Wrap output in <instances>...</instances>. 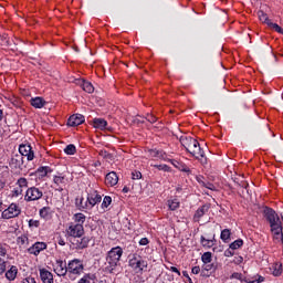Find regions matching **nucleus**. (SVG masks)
<instances>
[{
    "mask_svg": "<svg viewBox=\"0 0 283 283\" xmlns=\"http://www.w3.org/2000/svg\"><path fill=\"white\" fill-rule=\"evenodd\" d=\"M209 275H210L209 272H207V271L203 270V269L201 270V276H202V277H209Z\"/></svg>",
    "mask_w": 283,
    "mask_h": 283,
    "instance_id": "60",
    "label": "nucleus"
},
{
    "mask_svg": "<svg viewBox=\"0 0 283 283\" xmlns=\"http://www.w3.org/2000/svg\"><path fill=\"white\" fill-rule=\"evenodd\" d=\"M263 213L268 222L270 223L271 232L273 233L274 240L280 242V240H282V231H283L282 220H280V217L277 216L275 210L269 207L264 208Z\"/></svg>",
    "mask_w": 283,
    "mask_h": 283,
    "instance_id": "1",
    "label": "nucleus"
},
{
    "mask_svg": "<svg viewBox=\"0 0 283 283\" xmlns=\"http://www.w3.org/2000/svg\"><path fill=\"white\" fill-rule=\"evenodd\" d=\"M83 123H85V116L81 114L72 115L67 120L69 127H78V125H83Z\"/></svg>",
    "mask_w": 283,
    "mask_h": 283,
    "instance_id": "11",
    "label": "nucleus"
},
{
    "mask_svg": "<svg viewBox=\"0 0 283 283\" xmlns=\"http://www.w3.org/2000/svg\"><path fill=\"white\" fill-rule=\"evenodd\" d=\"M240 277H242V274H240V273H238V272H234V273H232V275H231V279H232V280H240Z\"/></svg>",
    "mask_w": 283,
    "mask_h": 283,
    "instance_id": "53",
    "label": "nucleus"
},
{
    "mask_svg": "<svg viewBox=\"0 0 283 283\" xmlns=\"http://www.w3.org/2000/svg\"><path fill=\"white\" fill-rule=\"evenodd\" d=\"M170 271H172V273H177L178 275H180V271L176 266H171Z\"/></svg>",
    "mask_w": 283,
    "mask_h": 283,
    "instance_id": "59",
    "label": "nucleus"
},
{
    "mask_svg": "<svg viewBox=\"0 0 283 283\" xmlns=\"http://www.w3.org/2000/svg\"><path fill=\"white\" fill-rule=\"evenodd\" d=\"M3 273H6V263H2V265H0V275H3Z\"/></svg>",
    "mask_w": 283,
    "mask_h": 283,
    "instance_id": "56",
    "label": "nucleus"
},
{
    "mask_svg": "<svg viewBox=\"0 0 283 283\" xmlns=\"http://www.w3.org/2000/svg\"><path fill=\"white\" fill-rule=\"evenodd\" d=\"M188 153L191 154V156H193L195 158H197V160H201L202 164L207 163V159L202 160V158H205V150H202V148L200 147V143H198V140H196L195 144H192Z\"/></svg>",
    "mask_w": 283,
    "mask_h": 283,
    "instance_id": "8",
    "label": "nucleus"
},
{
    "mask_svg": "<svg viewBox=\"0 0 283 283\" xmlns=\"http://www.w3.org/2000/svg\"><path fill=\"white\" fill-rule=\"evenodd\" d=\"M101 200H103V198L96 191L91 192L87 196V202H88V205H91V207H94L95 205H98V202H101Z\"/></svg>",
    "mask_w": 283,
    "mask_h": 283,
    "instance_id": "14",
    "label": "nucleus"
},
{
    "mask_svg": "<svg viewBox=\"0 0 283 283\" xmlns=\"http://www.w3.org/2000/svg\"><path fill=\"white\" fill-rule=\"evenodd\" d=\"M197 139H193L191 137H187V136H181L180 137V143L182 145V147H185V149L187 151H189L190 147L193 146V144L196 143Z\"/></svg>",
    "mask_w": 283,
    "mask_h": 283,
    "instance_id": "15",
    "label": "nucleus"
},
{
    "mask_svg": "<svg viewBox=\"0 0 283 283\" xmlns=\"http://www.w3.org/2000/svg\"><path fill=\"white\" fill-rule=\"evenodd\" d=\"M220 238L222 242H229L231 240V230L229 229L222 230Z\"/></svg>",
    "mask_w": 283,
    "mask_h": 283,
    "instance_id": "27",
    "label": "nucleus"
},
{
    "mask_svg": "<svg viewBox=\"0 0 283 283\" xmlns=\"http://www.w3.org/2000/svg\"><path fill=\"white\" fill-rule=\"evenodd\" d=\"M191 272L193 273V275H198V273H200V266H193Z\"/></svg>",
    "mask_w": 283,
    "mask_h": 283,
    "instance_id": "54",
    "label": "nucleus"
},
{
    "mask_svg": "<svg viewBox=\"0 0 283 283\" xmlns=\"http://www.w3.org/2000/svg\"><path fill=\"white\" fill-rule=\"evenodd\" d=\"M243 258L242 256H238L235 260H234V264H242L243 262Z\"/></svg>",
    "mask_w": 283,
    "mask_h": 283,
    "instance_id": "55",
    "label": "nucleus"
},
{
    "mask_svg": "<svg viewBox=\"0 0 283 283\" xmlns=\"http://www.w3.org/2000/svg\"><path fill=\"white\" fill-rule=\"evenodd\" d=\"M52 171V169H50V167L45 166V167H40L38 169V174H40V176L45 177L48 176V174H50Z\"/></svg>",
    "mask_w": 283,
    "mask_h": 283,
    "instance_id": "35",
    "label": "nucleus"
},
{
    "mask_svg": "<svg viewBox=\"0 0 283 283\" xmlns=\"http://www.w3.org/2000/svg\"><path fill=\"white\" fill-rule=\"evenodd\" d=\"M224 255L226 258H231L233 256V252H231V250H226Z\"/></svg>",
    "mask_w": 283,
    "mask_h": 283,
    "instance_id": "57",
    "label": "nucleus"
},
{
    "mask_svg": "<svg viewBox=\"0 0 283 283\" xmlns=\"http://www.w3.org/2000/svg\"><path fill=\"white\" fill-rule=\"evenodd\" d=\"M1 216L4 220L18 218V216H21V208H19L17 203H11L2 211Z\"/></svg>",
    "mask_w": 283,
    "mask_h": 283,
    "instance_id": "4",
    "label": "nucleus"
},
{
    "mask_svg": "<svg viewBox=\"0 0 283 283\" xmlns=\"http://www.w3.org/2000/svg\"><path fill=\"white\" fill-rule=\"evenodd\" d=\"M269 28L279 32V34H283V29L277 23L269 22Z\"/></svg>",
    "mask_w": 283,
    "mask_h": 283,
    "instance_id": "38",
    "label": "nucleus"
},
{
    "mask_svg": "<svg viewBox=\"0 0 283 283\" xmlns=\"http://www.w3.org/2000/svg\"><path fill=\"white\" fill-rule=\"evenodd\" d=\"M149 154H150L151 158H157L158 154H160L161 159H165V156H166L165 151L156 150V149H150Z\"/></svg>",
    "mask_w": 283,
    "mask_h": 283,
    "instance_id": "36",
    "label": "nucleus"
},
{
    "mask_svg": "<svg viewBox=\"0 0 283 283\" xmlns=\"http://www.w3.org/2000/svg\"><path fill=\"white\" fill-rule=\"evenodd\" d=\"M81 87L84 90V92H87V94H92L94 92V85L92 83L86 82L84 80L81 81Z\"/></svg>",
    "mask_w": 283,
    "mask_h": 283,
    "instance_id": "23",
    "label": "nucleus"
},
{
    "mask_svg": "<svg viewBox=\"0 0 283 283\" xmlns=\"http://www.w3.org/2000/svg\"><path fill=\"white\" fill-rule=\"evenodd\" d=\"M22 283H36V281L34 280V277L29 276V277L24 279V280L22 281Z\"/></svg>",
    "mask_w": 283,
    "mask_h": 283,
    "instance_id": "52",
    "label": "nucleus"
},
{
    "mask_svg": "<svg viewBox=\"0 0 283 283\" xmlns=\"http://www.w3.org/2000/svg\"><path fill=\"white\" fill-rule=\"evenodd\" d=\"M241 187H243V189H247V187H249L248 182H241Z\"/></svg>",
    "mask_w": 283,
    "mask_h": 283,
    "instance_id": "62",
    "label": "nucleus"
},
{
    "mask_svg": "<svg viewBox=\"0 0 283 283\" xmlns=\"http://www.w3.org/2000/svg\"><path fill=\"white\" fill-rule=\"evenodd\" d=\"M17 185H19L20 189H23L24 187H28V179L22 177V178L18 179Z\"/></svg>",
    "mask_w": 283,
    "mask_h": 283,
    "instance_id": "43",
    "label": "nucleus"
},
{
    "mask_svg": "<svg viewBox=\"0 0 283 283\" xmlns=\"http://www.w3.org/2000/svg\"><path fill=\"white\" fill-rule=\"evenodd\" d=\"M128 265L134 271V273H139L140 275H143V272L147 271L149 263L147 262V260L143 259V256L138 254H133V256L128 261Z\"/></svg>",
    "mask_w": 283,
    "mask_h": 283,
    "instance_id": "3",
    "label": "nucleus"
},
{
    "mask_svg": "<svg viewBox=\"0 0 283 283\" xmlns=\"http://www.w3.org/2000/svg\"><path fill=\"white\" fill-rule=\"evenodd\" d=\"M201 244L202 247H213V240L206 239L205 237H201Z\"/></svg>",
    "mask_w": 283,
    "mask_h": 283,
    "instance_id": "40",
    "label": "nucleus"
},
{
    "mask_svg": "<svg viewBox=\"0 0 283 283\" xmlns=\"http://www.w3.org/2000/svg\"><path fill=\"white\" fill-rule=\"evenodd\" d=\"M274 158L277 163H283V148L275 151Z\"/></svg>",
    "mask_w": 283,
    "mask_h": 283,
    "instance_id": "39",
    "label": "nucleus"
},
{
    "mask_svg": "<svg viewBox=\"0 0 283 283\" xmlns=\"http://www.w3.org/2000/svg\"><path fill=\"white\" fill-rule=\"evenodd\" d=\"M17 273H19V269L12 265L10 270L6 273L7 280H10V282H12L13 280H17Z\"/></svg>",
    "mask_w": 283,
    "mask_h": 283,
    "instance_id": "20",
    "label": "nucleus"
},
{
    "mask_svg": "<svg viewBox=\"0 0 283 283\" xmlns=\"http://www.w3.org/2000/svg\"><path fill=\"white\" fill-rule=\"evenodd\" d=\"M242 244H244V241H242V239L235 240L230 244V249H232V251H235L237 249H240Z\"/></svg>",
    "mask_w": 283,
    "mask_h": 283,
    "instance_id": "34",
    "label": "nucleus"
},
{
    "mask_svg": "<svg viewBox=\"0 0 283 283\" xmlns=\"http://www.w3.org/2000/svg\"><path fill=\"white\" fill-rule=\"evenodd\" d=\"M105 185L107 187H115V185H118V175H116L115 171H111L105 177Z\"/></svg>",
    "mask_w": 283,
    "mask_h": 283,
    "instance_id": "12",
    "label": "nucleus"
},
{
    "mask_svg": "<svg viewBox=\"0 0 283 283\" xmlns=\"http://www.w3.org/2000/svg\"><path fill=\"white\" fill-rule=\"evenodd\" d=\"M66 234L70 238H83L85 235V228L81 223H71V227L66 229Z\"/></svg>",
    "mask_w": 283,
    "mask_h": 283,
    "instance_id": "5",
    "label": "nucleus"
},
{
    "mask_svg": "<svg viewBox=\"0 0 283 283\" xmlns=\"http://www.w3.org/2000/svg\"><path fill=\"white\" fill-rule=\"evenodd\" d=\"M171 164L174 165V167H176V169H179V171H185L186 174H189V171H191L189 167H187L184 164H180L179 161L171 160Z\"/></svg>",
    "mask_w": 283,
    "mask_h": 283,
    "instance_id": "24",
    "label": "nucleus"
},
{
    "mask_svg": "<svg viewBox=\"0 0 283 283\" xmlns=\"http://www.w3.org/2000/svg\"><path fill=\"white\" fill-rule=\"evenodd\" d=\"M132 178L133 180H140V178H143V174L138 170H135L132 172Z\"/></svg>",
    "mask_w": 283,
    "mask_h": 283,
    "instance_id": "44",
    "label": "nucleus"
},
{
    "mask_svg": "<svg viewBox=\"0 0 283 283\" xmlns=\"http://www.w3.org/2000/svg\"><path fill=\"white\" fill-rule=\"evenodd\" d=\"M84 269H85V266L83 265V262H81V260H78V259H74V260L70 261L67 264V271L72 275H81V273Z\"/></svg>",
    "mask_w": 283,
    "mask_h": 283,
    "instance_id": "7",
    "label": "nucleus"
},
{
    "mask_svg": "<svg viewBox=\"0 0 283 283\" xmlns=\"http://www.w3.org/2000/svg\"><path fill=\"white\" fill-rule=\"evenodd\" d=\"M93 126L95 127V129H105V127H107V120L103 118H95L93 120Z\"/></svg>",
    "mask_w": 283,
    "mask_h": 283,
    "instance_id": "21",
    "label": "nucleus"
},
{
    "mask_svg": "<svg viewBox=\"0 0 283 283\" xmlns=\"http://www.w3.org/2000/svg\"><path fill=\"white\" fill-rule=\"evenodd\" d=\"M15 196H21V193H23V188H18L14 191Z\"/></svg>",
    "mask_w": 283,
    "mask_h": 283,
    "instance_id": "58",
    "label": "nucleus"
},
{
    "mask_svg": "<svg viewBox=\"0 0 283 283\" xmlns=\"http://www.w3.org/2000/svg\"><path fill=\"white\" fill-rule=\"evenodd\" d=\"M19 153L28 160H34V150H32V146L29 144H21L19 147Z\"/></svg>",
    "mask_w": 283,
    "mask_h": 283,
    "instance_id": "9",
    "label": "nucleus"
},
{
    "mask_svg": "<svg viewBox=\"0 0 283 283\" xmlns=\"http://www.w3.org/2000/svg\"><path fill=\"white\" fill-rule=\"evenodd\" d=\"M155 167H157L159 171H171V168H169L167 165H157Z\"/></svg>",
    "mask_w": 283,
    "mask_h": 283,
    "instance_id": "48",
    "label": "nucleus"
},
{
    "mask_svg": "<svg viewBox=\"0 0 283 283\" xmlns=\"http://www.w3.org/2000/svg\"><path fill=\"white\" fill-rule=\"evenodd\" d=\"M258 17L262 23H265L269 27V23H271V20L269 19V15L264 13V11H259Z\"/></svg>",
    "mask_w": 283,
    "mask_h": 283,
    "instance_id": "28",
    "label": "nucleus"
},
{
    "mask_svg": "<svg viewBox=\"0 0 283 283\" xmlns=\"http://www.w3.org/2000/svg\"><path fill=\"white\" fill-rule=\"evenodd\" d=\"M90 240V237H83L81 239H77L75 242L76 249H87Z\"/></svg>",
    "mask_w": 283,
    "mask_h": 283,
    "instance_id": "19",
    "label": "nucleus"
},
{
    "mask_svg": "<svg viewBox=\"0 0 283 283\" xmlns=\"http://www.w3.org/2000/svg\"><path fill=\"white\" fill-rule=\"evenodd\" d=\"M17 244H19V247H23V245L28 244V235L22 234V235L18 237Z\"/></svg>",
    "mask_w": 283,
    "mask_h": 283,
    "instance_id": "33",
    "label": "nucleus"
},
{
    "mask_svg": "<svg viewBox=\"0 0 283 283\" xmlns=\"http://www.w3.org/2000/svg\"><path fill=\"white\" fill-rule=\"evenodd\" d=\"M64 153L67 154V156H74L76 154V146L73 144H70L65 147Z\"/></svg>",
    "mask_w": 283,
    "mask_h": 283,
    "instance_id": "31",
    "label": "nucleus"
},
{
    "mask_svg": "<svg viewBox=\"0 0 283 283\" xmlns=\"http://www.w3.org/2000/svg\"><path fill=\"white\" fill-rule=\"evenodd\" d=\"M40 224H41V222H39V220L31 219L29 221V227H39Z\"/></svg>",
    "mask_w": 283,
    "mask_h": 283,
    "instance_id": "50",
    "label": "nucleus"
},
{
    "mask_svg": "<svg viewBox=\"0 0 283 283\" xmlns=\"http://www.w3.org/2000/svg\"><path fill=\"white\" fill-rule=\"evenodd\" d=\"M43 198V191L36 187H31L27 189L24 200L27 202H34L36 200H41Z\"/></svg>",
    "mask_w": 283,
    "mask_h": 283,
    "instance_id": "6",
    "label": "nucleus"
},
{
    "mask_svg": "<svg viewBox=\"0 0 283 283\" xmlns=\"http://www.w3.org/2000/svg\"><path fill=\"white\" fill-rule=\"evenodd\" d=\"M208 211H209V205H203L196 211L193 216V220L198 222V220H200V218H202V216H205V213H207Z\"/></svg>",
    "mask_w": 283,
    "mask_h": 283,
    "instance_id": "18",
    "label": "nucleus"
},
{
    "mask_svg": "<svg viewBox=\"0 0 283 283\" xmlns=\"http://www.w3.org/2000/svg\"><path fill=\"white\" fill-rule=\"evenodd\" d=\"M202 269L203 271H207V273H209V271H216V268L213 266V264H209V263H205Z\"/></svg>",
    "mask_w": 283,
    "mask_h": 283,
    "instance_id": "46",
    "label": "nucleus"
},
{
    "mask_svg": "<svg viewBox=\"0 0 283 283\" xmlns=\"http://www.w3.org/2000/svg\"><path fill=\"white\" fill-rule=\"evenodd\" d=\"M146 120H148V123H156V120H158V117L147 114Z\"/></svg>",
    "mask_w": 283,
    "mask_h": 283,
    "instance_id": "49",
    "label": "nucleus"
},
{
    "mask_svg": "<svg viewBox=\"0 0 283 283\" xmlns=\"http://www.w3.org/2000/svg\"><path fill=\"white\" fill-rule=\"evenodd\" d=\"M53 180L55 185H63L65 182V177L55 176Z\"/></svg>",
    "mask_w": 283,
    "mask_h": 283,
    "instance_id": "45",
    "label": "nucleus"
},
{
    "mask_svg": "<svg viewBox=\"0 0 283 283\" xmlns=\"http://www.w3.org/2000/svg\"><path fill=\"white\" fill-rule=\"evenodd\" d=\"M91 280H96V274H85L80 281L78 283H91Z\"/></svg>",
    "mask_w": 283,
    "mask_h": 283,
    "instance_id": "32",
    "label": "nucleus"
},
{
    "mask_svg": "<svg viewBox=\"0 0 283 283\" xmlns=\"http://www.w3.org/2000/svg\"><path fill=\"white\" fill-rule=\"evenodd\" d=\"M167 206H168V209H170V211H176V209H178L180 207V201H178V199H169L167 201Z\"/></svg>",
    "mask_w": 283,
    "mask_h": 283,
    "instance_id": "25",
    "label": "nucleus"
},
{
    "mask_svg": "<svg viewBox=\"0 0 283 283\" xmlns=\"http://www.w3.org/2000/svg\"><path fill=\"white\" fill-rule=\"evenodd\" d=\"M85 220H86L85 214L83 213L74 214V222H76L75 224H81L83 227V224H85Z\"/></svg>",
    "mask_w": 283,
    "mask_h": 283,
    "instance_id": "26",
    "label": "nucleus"
},
{
    "mask_svg": "<svg viewBox=\"0 0 283 283\" xmlns=\"http://www.w3.org/2000/svg\"><path fill=\"white\" fill-rule=\"evenodd\" d=\"M122 256H123V249H120V247L113 248L107 253V256H106L105 272L115 273L116 266H118V262H120Z\"/></svg>",
    "mask_w": 283,
    "mask_h": 283,
    "instance_id": "2",
    "label": "nucleus"
},
{
    "mask_svg": "<svg viewBox=\"0 0 283 283\" xmlns=\"http://www.w3.org/2000/svg\"><path fill=\"white\" fill-rule=\"evenodd\" d=\"M99 156L108 163H112V160H114V155L109 154L107 150H99Z\"/></svg>",
    "mask_w": 283,
    "mask_h": 283,
    "instance_id": "30",
    "label": "nucleus"
},
{
    "mask_svg": "<svg viewBox=\"0 0 283 283\" xmlns=\"http://www.w3.org/2000/svg\"><path fill=\"white\" fill-rule=\"evenodd\" d=\"M111 205H112V197L109 196L104 197L102 207L107 209V207H109Z\"/></svg>",
    "mask_w": 283,
    "mask_h": 283,
    "instance_id": "42",
    "label": "nucleus"
},
{
    "mask_svg": "<svg viewBox=\"0 0 283 283\" xmlns=\"http://www.w3.org/2000/svg\"><path fill=\"white\" fill-rule=\"evenodd\" d=\"M201 186L206 187V189H210L211 191H213L216 189V186H213V184H211V182L201 181Z\"/></svg>",
    "mask_w": 283,
    "mask_h": 283,
    "instance_id": "47",
    "label": "nucleus"
},
{
    "mask_svg": "<svg viewBox=\"0 0 283 283\" xmlns=\"http://www.w3.org/2000/svg\"><path fill=\"white\" fill-rule=\"evenodd\" d=\"M3 209H6L3 206V200L0 199V213H3Z\"/></svg>",
    "mask_w": 283,
    "mask_h": 283,
    "instance_id": "61",
    "label": "nucleus"
},
{
    "mask_svg": "<svg viewBox=\"0 0 283 283\" xmlns=\"http://www.w3.org/2000/svg\"><path fill=\"white\" fill-rule=\"evenodd\" d=\"M32 107H35V109H42V107H45V99L43 97H34L30 101Z\"/></svg>",
    "mask_w": 283,
    "mask_h": 283,
    "instance_id": "17",
    "label": "nucleus"
},
{
    "mask_svg": "<svg viewBox=\"0 0 283 283\" xmlns=\"http://www.w3.org/2000/svg\"><path fill=\"white\" fill-rule=\"evenodd\" d=\"M187 279L189 283H193V281L189 276H187Z\"/></svg>",
    "mask_w": 283,
    "mask_h": 283,
    "instance_id": "64",
    "label": "nucleus"
},
{
    "mask_svg": "<svg viewBox=\"0 0 283 283\" xmlns=\"http://www.w3.org/2000/svg\"><path fill=\"white\" fill-rule=\"evenodd\" d=\"M139 244H140L142 247H147V244H149V240H148L147 238H143V239H140V241H139Z\"/></svg>",
    "mask_w": 283,
    "mask_h": 283,
    "instance_id": "51",
    "label": "nucleus"
},
{
    "mask_svg": "<svg viewBox=\"0 0 283 283\" xmlns=\"http://www.w3.org/2000/svg\"><path fill=\"white\" fill-rule=\"evenodd\" d=\"M264 282V276L256 274L253 280H249L248 283H262Z\"/></svg>",
    "mask_w": 283,
    "mask_h": 283,
    "instance_id": "41",
    "label": "nucleus"
},
{
    "mask_svg": "<svg viewBox=\"0 0 283 283\" xmlns=\"http://www.w3.org/2000/svg\"><path fill=\"white\" fill-rule=\"evenodd\" d=\"M40 217L43 218V220H50L52 218V212L50 207H44L40 210Z\"/></svg>",
    "mask_w": 283,
    "mask_h": 283,
    "instance_id": "22",
    "label": "nucleus"
},
{
    "mask_svg": "<svg viewBox=\"0 0 283 283\" xmlns=\"http://www.w3.org/2000/svg\"><path fill=\"white\" fill-rule=\"evenodd\" d=\"M275 242H282L283 244V232H282V240L277 241V240H274Z\"/></svg>",
    "mask_w": 283,
    "mask_h": 283,
    "instance_id": "63",
    "label": "nucleus"
},
{
    "mask_svg": "<svg viewBox=\"0 0 283 283\" xmlns=\"http://www.w3.org/2000/svg\"><path fill=\"white\" fill-rule=\"evenodd\" d=\"M272 269H273V275L275 277H279V275H282V263L273 264Z\"/></svg>",
    "mask_w": 283,
    "mask_h": 283,
    "instance_id": "29",
    "label": "nucleus"
},
{
    "mask_svg": "<svg viewBox=\"0 0 283 283\" xmlns=\"http://www.w3.org/2000/svg\"><path fill=\"white\" fill-rule=\"evenodd\" d=\"M56 268H55V272L57 273V275L63 276V275H67V265L65 263H63V261H57L56 263Z\"/></svg>",
    "mask_w": 283,
    "mask_h": 283,
    "instance_id": "16",
    "label": "nucleus"
},
{
    "mask_svg": "<svg viewBox=\"0 0 283 283\" xmlns=\"http://www.w3.org/2000/svg\"><path fill=\"white\" fill-rule=\"evenodd\" d=\"M40 277L43 283H53L54 282V275L45 269L40 270Z\"/></svg>",
    "mask_w": 283,
    "mask_h": 283,
    "instance_id": "13",
    "label": "nucleus"
},
{
    "mask_svg": "<svg viewBox=\"0 0 283 283\" xmlns=\"http://www.w3.org/2000/svg\"><path fill=\"white\" fill-rule=\"evenodd\" d=\"M48 249V243L45 242H35L32 247L28 249V253L31 255H39L41 251H45Z\"/></svg>",
    "mask_w": 283,
    "mask_h": 283,
    "instance_id": "10",
    "label": "nucleus"
},
{
    "mask_svg": "<svg viewBox=\"0 0 283 283\" xmlns=\"http://www.w3.org/2000/svg\"><path fill=\"white\" fill-rule=\"evenodd\" d=\"M201 260L203 264H211V252L203 253Z\"/></svg>",
    "mask_w": 283,
    "mask_h": 283,
    "instance_id": "37",
    "label": "nucleus"
}]
</instances>
